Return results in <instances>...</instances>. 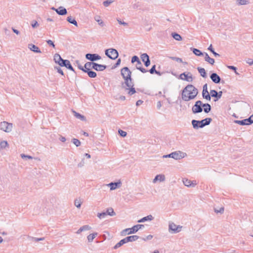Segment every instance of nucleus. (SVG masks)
Wrapping results in <instances>:
<instances>
[{
	"mask_svg": "<svg viewBox=\"0 0 253 253\" xmlns=\"http://www.w3.org/2000/svg\"><path fill=\"white\" fill-rule=\"evenodd\" d=\"M198 93V89L193 85H187L182 90L181 98L184 101L194 99Z\"/></svg>",
	"mask_w": 253,
	"mask_h": 253,
	"instance_id": "1",
	"label": "nucleus"
},
{
	"mask_svg": "<svg viewBox=\"0 0 253 253\" xmlns=\"http://www.w3.org/2000/svg\"><path fill=\"white\" fill-rule=\"evenodd\" d=\"M121 75L125 80L124 83H122V86L123 88H125V85L126 86H130L133 85L132 79L131 78V72L128 67H125L121 69Z\"/></svg>",
	"mask_w": 253,
	"mask_h": 253,
	"instance_id": "2",
	"label": "nucleus"
},
{
	"mask_svg": "<svg viewBox=\"0 0 253 253\" xmlns=\"http://www.w3.org/2000/svg\"><path fill=\"white\" fill-rule=\"evenodd\" d=\"M54 60L56 63H57L60 66L65 67L67 69L75 73V71L71 65L69 60L62 59L59 54L55 53L54 54Z\"/></svg>",
	"mask_w": 253,
	"mask_h": 253,
	"instance_id": "3",
	"label": "nucleus"
},
{
	"mask_svg": "<svg viewBox=\"0 0 253 253\" xmlns=\"http://www.w3.org/2000/svg\"><path fill=\"white\" fill-rule=\"evenodd\" d=\"M211 118H207L201 121H197L195 120H193L191 123L193 128L197 129L199 128H203L205 126L209 125L211 123Z\"/></svg>",
	"mask_w": 253,
	"mask_h": 253,
	"instance_id": "4",
	"label": "nucleus"
},
{
	"mask_svg": "<svg viewBox=\"0 0 253 253\" xmlns=\"http://www.w3.org/2000/svg\"><path fill=\"white\" fill-rule=\"evenodd\" d=\"M187 156L186 153L180 151H175L169 154L164 155L163 158H171L176 160H179Z\"/></svg>",
	"mask_w": 253,
	"mask_h": 253,
	"instance_id": "5",
	"label": "nucleus"
},
{
	"mask_svg": "<svg viewBox=\"0 0 253 253\" xmlns=\"http://www.w3.org/2000/svg\"><path fill=\"white\" fill-rule=\"evenodd\" d=\"M143 227H144V225L142 224L135 225L130 228H126V229L123 230L121 232V234L122 235H126V234H131L135 233L136 232L138 231V230H139Z\"/></svg>",
	"mask_w": 253,
	"mask_h": 253,
	"instance_id": "6",
	"label": "nucleus"
},
{
	"mask_svg": "<svg viewBox=\"0 0 253 253\" xmlns=\"http://www.w3.org/2000/svg\"><path fill=\"white\" fill-rule=\"evenodd\" d=\"M13 128V124L12 123H8L6 121H3L0 123V130L5 132H10L11 131Z\"/></svg>",
	"mask_w": 253,
	"mask_h": 253,
	"instance_id": "7",
	"label": "nucleus"
},
{
	"mask_svg": "<svg viewBox=\"0 0 253 253\" xmlns=\"http://www.w3.org/2000/svg\"><path fill=\"white\" fill-rule=\"evenodd\" d=\"M105 55L111 59L115 60L119 56L118 51L114 48H109L105 50Z\"/></svg>",
	"mask_w": 253,
	"mask_h": 253,
	"instance_id": "8",
	"label": "nucleus"
},
{
	"mask_svg": "<svg viewBox=\"0 0 253 253\" xmlns=\"http://www.w3.org/2000/svg\"><path fill=\"white\" fill-rule=\"evenodd\" d=\"M203 103L201 101L198 100L195 102L193 106L192 110L194 114L201 113L203 111Z\"/></svg>",
	"mask_w": 253,
	"mask_h": 253,
	"instance_id": "9",
	"label": "nucleus"
},
{
	"mask_svg": "<svg viewBox=\"0 0 253 253\" xmlns=\"http://www.w3.org/2000/svg\"><path fill=\"white\" fill-rule=\"evenodd\" d=\"M234 122L241 126L251 125L253 123V114L248 119L243 120H235Z\"/></svg>",
	"mask_w": 253,
	"mask_h": 253,
	"instance_id": "10",
	"label": "nucleus"
},
{
	"mask_svg": "<svg viewBox=\"0 0 253 253\" xmlns=\"http://www.w3.org/2000/svg\"><path fill=\"white\" fill-rule=\"evenodd\" d=\"M179 78L181 80L186 81L188 82H192L193 80V78L191 73L189 72L181 74L179 76Z\"/></svg>",
	"mask_w": 253,
	"mask_h": 253,
	"instance_id": "11",
	"label": "nucleus"
},
{
	"mask_svg": "<svg viewBox=\"0 0 253 253\" xmlns=\"http://www.w3.org/2000/svg\"><path fill=\"white\" fill-rule=\"evenodd\" d=\"M85 58L92 62H94V61L100 59L101 56L95 53H87L85 54Z\"/></svg>",
	"mask_w": 253,
	"mask_h": 253,
	"instance_id": "12",
	"label": "nucleus"
},
{
	"mask_svg": "<svg viewBox=\"0 0 253 253\" xmlns=\"http://www.w3.org/2000/svg\"><path fill=\"white\" fill-rule=\"evenodd\" d=\"M203 97L207 100L210 101L211 99V94L209 93L207 89V84H206L203 86V89L202 91Z\"/></svg>",
	"mask_w": 253,
	"mask_h": 253,
	"instance_id": "13",
	"label": "nucleus"
},
{
	"mask_svg": "<svg viewBox=\"0 0 253 253\" xmlns=\"http://www.w3.org/2000/svg\"><path fill=\"white\" fill-rule=\"evenodd\" d=\"M182 226L180 225L177 226L173 223L169 224V230H171L173 233H178L181 230Z\"/></svg>",
	"mask_w": 253,
	"mask_h": 253,
	"instance_id": "14",
	"label": "nucleus"
},
{
	"mask_svg": "<svg viewBox=\"0 0 253 253\" xmlns=\"http://www.w3.org/2000/svg\"><path fill=\"white\" fill-rule=\"evenodd\" d=\"M211 97H213L216 98V99L214 100V101H217L218 99H220L222 94V91H220L219 92L216 91L215 90H211L210 91Z\"/></svg>",
	"mask_w": 253,
	"mask_h": 253,
	"instance_id": "15",
	"label": "nucleus"
},
{
	"mask_svg": "<svg viewBox=\"0 0 253 253\" xmlns=\"http://www.w3.org/2000/svg\"><path fill=\"white\" fill-rule=\"evenodd\" d=\"M210 78L215 84H219L221 81L220 77L215 73L211 74Z\"/></svg>",
	"mask_w": 253,
	"mask_h": 253,
	"instance_id": "16",
	"label": "nucleus"
},
{
	"mask_svg": "<svg viewBox=\"0 0 253 253\" xmlns=\"http://www.w3.org/2000/svg\"><path fill=\"white\" fill-rule=\"evenodd\" d=\"M107 68L106 65L99 64L97 63H95L93 64V69L94 70L97 71H103Z\"/></svg>",
	"mask_w": 253,
	"mask_h": 253,
	"instance_id": "17",
	"label": "nucleus"
},
{
	"mask_svg": "<svg viewBox=\"0 0 253 253\" xmlns=\"http://www.w3.org/2000/svg\"><path fill=\"white\" fill-rule=\"evenodd\" d=\"M121 182L119 181L117 182H111L107 185L110 187L111 190H113L121 187Z\"/></svg>",
	"mask_w": 253,
	"mask_h": 253,
	"instance_id": "18",
	"label": "nucleus"
},
{
	"mask_svg": "<svg viewBox=\"0 0 253 253\" xmlns=\"http://www.w3.org/2000/svg\"><path fill=\"white\" fill-rule=\"evenodd\" d=\"M28 47L31 50L33 51V52H34L35 53H41L42 52L41 50L38 46H37L36 45H35V44H33L32 43L29 44Z\"/></svg>",
	"mask_w": 253,
	"mask_h": 253,
	"instance_id": "19",
	"label": "nucleus"
},
{
	"mask_svg": "<svg viewBox=\"0 0 253 253\" xmlns=\"http://www.w3.org/2000/svg\"><path fill=\"white\" fill-rule=\"evenodd\" d=\"M159 181L163 182L165 180V176L164 174H158L157 175L153 180V183H156L157 181Z\"/></svg>",
	"mask_w": 253,
	"mask_h": 253,
	"instance_id": "20",
	"label": "nucleus"
},
{
	"mask_svg": "<svg viewBox=\"0 0 253 253\" xmlns=\"http://www.w3.org/2000/svg\"><path fill=\"white\" fill-rule=\"evenodd\" d=\"M56 13L60 15H65L67 14V11L65 8L61 6L57 8Z\"/></svg>",
	"mask_w": 253,
	"mask_h": 253,
	"instance_id": "21",
	"label": "nucleus"
},
{
	"mask_svg": "<svg viewBox=\"0 0 253 253\" xmlns=\"http://www.w3.org/2000/svg\"><path fill=\"white\" fill-rule=\"evenodd\" d=\"M142 63L141 61L139 60L137 62H136V68L137 69L143 73H145L147 72V70H146L145 68H143Z\"/></svg>",
	"mask_w": 253,
	"mask_h": 253,
	"instance_id": "22",
	"label": "nucleus"
},
{
	"mask_svg": "<svg viewBox=\"0 0 253 253\" xmlns=\"http://www.w3.org/2000/svg\"><path fill=\"white\" fill-rule=\"evenodd\" d=\"M183 182L185 186L187 187H194L196 184L195 183H194L193 181L186 178L183 179Z\"/></svg>",
	"mask_w": 253,
	"mask_h": 253,
	"instance_id": "23",
	"label": "nucleus"
},
{
	"mask_svg": "<svg viewBox=\"0 0 253 253\" xmlns=\"http://www.w3.org/2000/svg\"><path fill=\"white\" fill-rule=\"evenodd\" d=\"M205 60L211 65H213L215 61L213 58H211L207 53H205Z\"/></svg>",
	"mask_w": 253,
	"mask_h": 253,
	"instance_id": "24",
	"label": "nucleus"
},
{
	"mask_svg": "<svg viewBox=\"0 0 253 253\" xmlns=\"http://www.w3.org/2000/svg\"><path fill=\"white\" fill-rule=\"evenodd\" d=\"M91 229V227L90 226L88 225H85L80 227V229L76 232V233L79 234L83 231L89 230Z\"/></svg>",
	"mask_w": 253,
	"mask_h": 253,
	"instance_id": "25",
	"label": "nucleus"
},
{
	"mask_svg": "<svg viewBox=\"0 0 253 253\" xmlns=\"http://www.w3.org/2000/svg\"><path fill=\"white\" fill-rule=\"evenodd\" d=\"M139 236H137V235H132V236H128V237H126V241L127 243L128 242H133V241H136L137 240H138L139 239Z\"/></svg>",
	"mask_w": 253,
	"mask_h": 253,
	"instance_id": "26",
	"label": "nucleus"
},
{
	"mask_svg": "<svg viewBox=\"0 0 253 253\" xmlns=\"http://www.w3.org/2000/svg\"><path fill=\"white\" fill-rule=\"evenodd\" d=\"M84 72L86 73L88 76L91 78H94L97 76L96 73L91 70H84Z\"/></svg>",
	"mask_w": 253,
	"mask_h": 253,
	"instance_id": "27",
	"label": "nucleus"
},
{
	"mask_svg": "<svg viewBox=\"0 0 253 253\" xmlns=\"http://www.w3.org/2000/svg\"><path fill=\"white\" fill-rule=\"evenodd\" d=\"M153 219H154V217H153V216L152 215H149L145 216V217L142 218L141 219H139V220H138L137 222L138 223L144 222L148 220H150V221L152 220Z\"/></svg>",
	"mask_w": 253,
	"mask_h": 253,
	"instance_id": "28",
	"label": "nucleus"
},
{
	"mask_svg": "<svg viewBox=\"0 0 253 253\" xmlns=\"http://www.w3.org/2000/svg\"><path fill=\"white\" fill-rule=\"evenodd\" d=\"M73 113L76 118L80 119L83 121H84L86 120L85 117L84 116L80 114V113H77L75 111H73Z\"/></svg>",
	"mask_w": 253,
	"mask_h": 253,
	"instance_id": "29",
	"label": "nucleus"
},
{
	"mask_svg": "<svg viewBox=\"0 0 253 253\" xmlns=\"http://www.w3.org/2000/svg\"><path fill=\"white\" fill-rule=\"evenodd\" d=\"M204 108V111L206 113H209L211 110V106L209 103H203V107Z\"/></svg>",
	"mask_w": 253,
	"mask_h": 253,
	"instance_id": "30",
	"label": "nucleus"
},
{
	"mask_svg": "<svg viewBox=\"0 0 253 253\" xmlns=\"http://www.w3.org/2000/svg\"><path fill=\"white\" fill-rule=\"evenodd\" d=\"M197 70H198L199 73L200 74V75L202 77H203L204 78H207V73H206V70L204 68H202V67H198Z\"/></svg>",
	"mask_w": 253,
	"mask_h": 253,
	"instance_id": "31",
	"label": "nucleus"
},
{
	"mask_svg": "<svg viewBox=\"0 0 253 253\" xmlns=\"http://www.w3.org/2000/svg\"><path fill=\"white\" fill-rule=\"evenodd\" d=\"M134 83H133V85L130 86H126L127 88H125L126 90H129L128 92V94L129 95H132L136 92L135 88L133 87Z\"/></svg>",
	"mask_w": 253,
	"mask_h": 253,
	"instance_id": "32",
	"label": "nucleus"
},
{
	"mask_svg": "<svg viewBox=\"0 0 253 253\" xmlns=\"http://www.w3.org/2000/svg\"><path fill=\"white\" fill-rule=\"evenodd\" d=\"M95 62H86L84 66V70H90L93 69V64Z\"/></svg>",
	"mask_w": 253,
	"mask_h": 253,
	"instance_id": "33",
	"label": "nucleus"
},
{
	"mask_svg": "<svg viewBox=\"0 0 253 253\" xmlns=\"http://www.w3.org/2000/svg\"><path fill=\"white\" fill-rule=\"evenodd\" d=\"M98 234L96 232L93 233L92 234H90L87 237V239L88 242H92L94 239L97 236Z\"/></svg>",
	"mask_w": 253,
	"mask_h": 253,
	"instance_id": "34",
	"label": "nucleus"
},
{
	"mask_svg": "<svg viewBox=\"0 0 253 253\" xmlns=\"http://www.w3.org/2000/svg\"><path fill=\"white\" fill-rule=\"evenodd\" d=\"M126 238H124L122 240H121L119 242H118L114 247V249H117L119 248H120L121 246H122V245H123L124 244H126L127 243L126 241Z\"/></svg>",
	"mask_w": 253,
	"mask_h": 253,
	"instance_id": "35",
	"label": "nucleus"
},
{
	"mask_svg": "<svg viewBox=\"0 0 253 253\" xmlns=\"http://www.w3.org/2000/svg\"><path fill=\"white\" fill-rule=\"evenodd\" d=\"M67 21L71 24L74 25L75 26H78V23L75 18H73L71 16H68L67 18Z\"/></svg>",
	"mask_w": 253,
	"mask_h": 253,
	"instance_id": "36",
	"label": "nucleus"
},
{
	"mask_svg": "<svg viewBox=\"0 0 253 253\" xmlns=\"http://www.w3.org/2000/svg\"><path fill=\"white\" fill-rule=\"evenodd\" d=\"M191 50H192L193 52L197 56H201L204 55V54L203 52H202L199 49L197 48H191Z\"/></svg>",
	"mask_w": 253,
	"mask_h": 253,
	"instance_id": "37",
	"label": "nucleus"
},
{
	"mask_svg": "<svg viewBox=\"0 0 253 253\" xmlns=\"http://www.w3.org/2000/svg\"><path fill=\"white\" fill-rule=\"evenodd\" d=\"M171 36L175 40L178 41H180L182 39L181 36L176 33H172Z\"/></svg>",
	"mask_w": 253,
	"mask_h": 253,
	"instance_id": "38",
	"label": "nucleus"
},
{
	"mask_svg": "<svg viewBox=\"0 0 253 253\" xmlns=\"http://www.w3.org/2000/svg\"><path fill=\"white\" fill-rule=\"evenodd\" d=\"M8 147V144L7 141H2L0 142V149H5Z\"/></svg>",
	"mask_w": 253,
	"mask_h": 253,
	"instance_id": "39",
	"label": "nucleus"
},
{
	"mask_svg": "<svg viewBox=\"0 0 253 253\" xmlns=\"http://www.w3.org/2000/svg\"><path fill=\"white\" fill-rule=\"evenodd\" d=\"M106 212L107 213V215L110 216H114L116 215V213L114 212V210L112 208L107 209Z\"/></svg>",
	"mask_w": 253,
	"mask_h": 253,
	"instance_id": "40",
	"label": "nucleus"
},
{
	"mask_svg": "<svg viewBox=\"0 0 253 253\" xmlns=\"http://www.w3.org/2000/svg\"><path fill=\"white\" fill-rule=\"evenodd\" d=\"M236 3L238 5H246L249 3V0H237Z\"/></svg>",
	"mask_w": 253,
	"mask_h": 253,
	"instance_id": "41",
	"label": "nucleus"
},
{
	"mask_svg": "<svg viewBox=\"0 0 253 253\" xmlns=\"http://www.w3.org/2000/svg\"><path fill=\"white\" fill-rule=\"evenodd\" d=\"M208 49L210 51H211L215 57H219L220 56V55L218 53H217L214 51L213 48H212V44H211L209 46Z\"/></svg>",
	"mask_w": 253,
	"mask_h": 253,
	"instance_id": "42",
	"label": "nucleus"
},
{
	"mask_svg": "<svg viewBox=\"0 0 253 253\" xmlns=\"http://www.w3.org/2000/svg\"><path fill=\"white\" fill-rule=\"evenodd\" d=\"M100 17L98 16H95L94 17V19L97 22V23H98V24L99 25H100L101 27H103L104 25V22H103V21L101 19H99Z\"/></svg>",
	"mask_w": 253,
	"mask_h": 253,
	"instance_id": "43",
	"label": "nucleus"
},
{
	"mask_svg": "<svg viewBox=\"0 0 253 253\" xmlns=\"http://www.w3.org/2000/svg\"><path fill=\"white\" fill-rule=\"evenodd\" d=\"M72 142L77 146L78 147L81 145V142L78 139L73 138Z\"/></svg>",
	"mask_w": 253,
	"mask_h": 253,
	"instance_id": "44",
	"label": "nucleus"
},
{
	"mask_svg": "<svg viewBox=\"0 0 253 253\" xmlns=\"http://www.w3.org/2000/svg\"><path fill=\"white\" fill-rule=\"evenodd\" d=\"M107 215V213L106 212H103L101 213H98L97 217L100 219L105 218Z\"/></svg>",
	"mask_w": 253,
	"mask_h": 253,
	"instance_id": "45",
	"label": "nucleus"
},
{
	"mask_svg": "<svg viewBox=\"0 0 253 253\" xmlns=\"http://www.w3.org/2000/svg\"><path fill=\"white\" fill-rule=\"evenodd\" d=\"M141 58L142 61L144 62V61L147 60L149 58L148 55L147 53H143L141 55Z\"/></svg>",
	"mask_w": 253,
	"mask_h": 253,
	"instance_id": "46",
	"label": "nucleus"
},
{
	"mask_svg": "<svg viewBox=\"0 0 253 253\" xmlns=\"http://www.w3.org/2000/svg\"><path fill=\"white\" fill-rule=\"evenodd\" d=\"M113 2L112 0H106L103 1V5L105 7L108 6L110 4H111Z\"/></svg>",
	"mask_w": 253,
	"mask_h": 253,
	"instance_id": "47",
	"label": "nucleus"
},
{
	"mask_svg": "<svg viewBox=\"0 0 253 253\" xmlns=\"http://www.w3.org/2000/svg\"><path fill=\"white\" fill-rule=\"evenodd\" d=\"M75 206L77 208H80L81 206V202L77 199H76L74 201Z\"/></svg>",
	"mask_w": 253,
	"mask_h": 253,
	"instance_id": "48",
	"label": "nucleus"
},
{
	"mask_svg": "<svg viewBox=\"0 0 253 253\" xmlns=\"http://www.w3.org/2000/svg\"><path fill=\"white\" fill-rule=\"evenodd\" d=\"M118 132H119V134L122 136V137H125L127 135V133L126 132L123 130H121V129H119L118 130Z\"/></svg>",
	"mask_w": 253,
	"mask_h": 253,
	"instance_id": "49",
	"label": "nucleus"
},
{
	"mask_svg": "<svg viewBox=\"0 0 253 253\" xmlns=\"http://www.w3.org/2000/svg\"><path fill=\"white\" fill-rule=\"evenodd\" d=\"M76 64H77V66H78V68H79L80 70H82V71H83V72H84V67L82 66L80 64V61H79V60H77V61H76Z\"/></svg>",
	"mask_w": 253,
	"mask_h": 253,
	"instance_id": "50",
	"label": "nucleus"
},
{
	"mask_svg": "<svg viewBox=\"0 0 253 253\" xmlns=\"http://www.w3.org/2000/svg\"><path fill=\"white\" fill-rule=\"evenodd\" d=\"M20 156H21V158L23 159H33V157L32 156H29V155H27L24 154H21Z\"/></svg>",
	"mask_w": 253,
	"mask_h": 253,
	"instance_id": "51",
	"label": "nucleus"
},
{
	"mask_svg": "<svg viewBox=\"0 0 253 253\" xmlns=\"http://www.w3.org/2000/svg\"><path fill=\"white\" fill-rule=\"evenodd\" d=\"M31 25H32V27L33 28H35L38 27L39 26V23H38V22H37V21H35V20H33V21L32 22Z\"/></svg>",
	"mask_w": 253,
	"mask_h": 253,
	"instance_id": "52",
	"label": "nucleus"
},
{
	"mask_svg": "<svg viewBox=\"0 0 253 253\" xmlns=\"http://www.w3.org/2000/svg\"><path fill=\"white\" fill-rule=\"evenodd\" d=\"M139 60H139V58L136 55L133 56L131 58V62L132 63H133L134 62H137Z\"/></svg>",
	"mask_w": 253,
	"mask_h": 253,
	"instance_id": "53",
	"label": "nucleus"
},
{
	"mask_svg": "<svg viewBox=\"0 0 253 253\" xmlns=\"http://www.w3.org/2000/svg\"><path fill=\"white\" fill-rule=\"evenodd\" d=\"M156 71L157 70H156V65H154L150 69L149 72L150 73V74H154V73H155L156 72Z\"/></svg>",
	"mask_w": 253,
	"mask_h": 253,
	"instance_id": "54",
	"label": "nucleus"
},
{
	"mask_svg": "<svg viewBox=\"0 0 253 253\" xmlns=\"http://www.w3.org/2000/svg\"><path fill=\"white\" fill-rule=\"evenodd\" d=\"M54 68H55V69H56L57 70L58 73H59V74H60L62 76L64 75V73H63V71L62 70V69H61L60 67H55Z\"/></svg>",
	"mask_w": 253,
	"mask_h": 253,
	"instance_id": "55",
	"label": "nucleus"
},
{
	"mask_svg": "<svg viewBox=\"0 0 253 253\" xmlns=\"http://www.w3.org/2000/svg\"><path fill=\"white\" fill-rule=\"evenodd\" d=\"M214 211L217 213H220L221 214V213H223V212H224V208L221 207V208H220V209L219 210H217V209H215Z\"/></svg>",
	"mask_w": 253,
	"mask_h": 253,
	"instance_id": "56",
	"label": "nucleus"
},
{
	"mask_svg": "<svg viewBox=\"0 0 253 253\" xmlns=\"http://www.w3.org/2000/svg\"><path fill=\"white\" fill-rule=\"evenodd\" d=\"M117 21L120 24L123 25L124 26H128V23L125 22H122L120 19H117Z\"/></svg>",
	"mask_w": 253,
	"mask_h": 253,
	"instance_id": "57",
	"label": "nucleus"
},
{
	"mask_svg": "<svg viewBox=\"0 0 253 253\" xmlns=\"http://www.w3.org/2000/svg\"><path fill=\"white\" fill-rule=\"evenodd\" d=\"M46 42L48 45L50 46H52L53 47H55V44H54V42L50 40H48L46 41Z\"/></svg>",
	"mask_w": 253,
	"mask_h": 253,
	"instance_id": "58",
	"label": "nucleus"
},
{
	"mask_svg": "<svg viewBox=\"0 0 253 253\" xmlns=\"http://www.w3.org/2000/svg\"><path fill=\"white\" fill-rule=\"evenodd\" d=\"M44 240V238H33V240L35 242H38L40 241H43Z\"/></svg>",
	"mask_w": 253,
	"mask_h": 253,
	"instance_id": "59",
	"label": "nucleus"
},
{
	"mask_svg": "<svg viewBox=\"0 0 253 253\" xmlns=\"http://www.w3.org/2000/svg\"><path fill=\"white\" fill-rule=\"evenodd\" d=\"M144 63L146 67L149 66L150 64V59L149 58L147 60L144 61Z\"/></svg>",
	"mask_w": 253,
	"mask_h": 253,
	"instance_id": "60",
	"label": "nucleus"
},
{
	"mask_svg": "<svg viewBox=\"0 0 253 253\" xmlns=\"http://www.w3.org/2000/svg\"><path fill=\"white\" fill-rule=\"evenodd\" d=\"M227 67L229 69L234 71V72H236L237 70V68L234 66H227Z\"/></svg>",
	"mask_w": 253,
	"mask_h": 253,
	"instance_id": "61",
	"label": "nucleus"
},
{
	"mask_svg": "<svg viewBox=\"0 0 253 253\" xmlns=\"http://www.w3.org/2000/svg\"><path fill=\"white\" fill-rule=\"evenodd\" d=\"M153 238V236L151 235H149L146 237V238L144 239V241L150 240Z\"/></svg>",
	"mask_w": 253,
	"mask_h": 253,
	"instance_id": "62",
	"label": "nucleus"
},
{
	"mask_svg": "<svg viewBox=\"0 0 253 253\" xmlns=\"http://www.w3.org/2000/svg\"><path fill=\"white\" fill-rule=\"evenodd\" d=\"M171 58L173 60H176L177 62H182V60L181 58H178V57H171Z\"/></svg>",
	"mask_w": 253,
	"mask_h": 253,
	"instance_id": "63",
	"label": "nucleus"
},
{
	"mask_svg": "<svg viewBox=\"0 0 253 253\" xmlns=\"http://www.w3.org/2000/svg\"><path fill=\"white\" fill-rule=\"evenodd\" d=\"M121 59H119L117 60V62L115 63V64L114 65V67L115 68V67H117L118 66H119L121 63Z\"/></svg>",
	"mask_w": 253,
	"mask_h": 253,
	"instance_id": "64",
	"label": "nucleus"
}]
</instances>
